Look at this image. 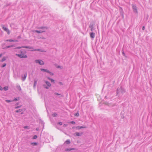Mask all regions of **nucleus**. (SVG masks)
Here are the masks:
<instances>
[{"instance_id": "nucleus-18", "label": "nucleus", "mask_w": 152, "mask_h": 152, "mask_svg": "<svg viewBox=\"0 0 152 152\" xmlns=\"http://www.w3.org/2000/svg\"><path fill=\"white\" fill-rule=\"evenodd\" d=\"M25 110H24V109H19L18 110H16L15 112L16 113L20 112Z\"/></svg>"}, {"instance_id": "nucleus-7", "label": "nucleus", "mask_w": 152, "mask_h": 152, "mask_svg": "<svg viewBox=\"0 0 152 152\" xmlns=\"http://www.w3.org/2000/svg\"><path fill=\"white\" fill-rule=\"evenodd\" d=\"M83 134V133L82 132H80V133L76 132L75 133L74 135H76L77 136H80L82 135Z\"/></svg>"}, {"instance_id": "nucleus-14", "label": "nucleus", "mask_w": 152, "mask_h": 152, "mask_svg": "<svg viewBox=\"0 0 152 152\" xmlns=\"http://www.w3.org/2000/svg\"><path fill=\"white\" fill-rule=\"evenodd\" d=\"M37 80L36 79H35L34 80V84L33 87L34 88H35L36 86L37 83Z\"/></svg>"}, {"instance_id": "nucleus-46", "label": "nucleus", "mask_w": 152, "mask_h": 152, "mask_svg": "<svg viewBox=\"0 0 152 152\" xmlns=\"http://www.w3.org/2000/svg\"><path fill=\"white\" fill-rule=\"evenodd\" d=\"M28 127V126H25L24 127V128H25V129H27Z\"/></svg>"}, {"instance_id": "nucleus-9", "label": "nucleus", "mask_w": 152, "mask_h": 152, "mask_svg": "<svg viewBox=\"0 0 152 152\" xmlns=\"http://www.w3.org/2000/svg\"><path fill=\"white\" fill-rule=\"evenodd\" d=\"M38 29H47L48 28L46 26H40L38 27Z\"/></svg>"}, {"instance_id": "nucleus-51", "label": "nucleus", "mask_w": 152, "mask_h": 152, "mask_svg": "<svg viewBox=\"0 0 152 152\" xmlns=\"http://www.w3.org/2000/svg\"><path fill=\"white\" fill-rule=\"evenodd\" d=\"M67 126V124H65L64 125V126Z\"/></svg>"}, {"instance_id": "nucleus-5", "label": "nucleus", "mask_w": 152, "mask_h": 152, "mask_svg": "<svg viewBox=\"0 0 152 152\" xmlns=\"http://www.w3.org/2000/svg\"><path fill=\"white\" fill-rule=\"evenodd\" d=\"M29 48V49H31V48H33L32 47H30V46H22V47H16L15 48L16 49H20V48Z\"/></svg>"}, {"instance_id": "nucleus-26", "label": "nucleus", "mask_w": 152, "mask_h": 152, "mask_svg": "<svg viewBox=\"0 0 152 152\" xmlns=\"http://www.w3.org/2000/svg\"><path fill=\"white\" fill-rule=\"evenodd\" d=\"M13 45H9V46H6L5 48H11V47H13Z\"/></svg>"}, {"instance_id": "nucleus-28", "label": "nucleus", "mask_w": 152, "mask_h": 152, "mask_svg": "<svg viewBox=\"0 0 152 152\" xmlns=\"http://www.w3.org/2000/svg\"><path fill=\"white\" fill-rule=\"evenodd\" d=\"M52 116L53 117H56L57 116V114L56 113H54L52 114Z\"/></svg>"}, {"instance_id": "nucleus-22", "label": "nucleus", "mask_w": 152, "mask_h": 152, "mask_svg": "<svg viewBox=\"0 0 152 152\" xmlns=\"http://www.w3.org/2000/svg\"><path fill=\"white\" fill-rule=\"evenodd\" d=\"M65 143H66V144H69L70 143V140H67L65 141Z\"/></svg>"}, {"instance_id": "nucleus-19", "label": "nucleus", "mask_w": 152, "mask_h": 152, "mask_svg": "<svg viewBox=\"0 0 152 152\" xmlns=\"http://www.w3.org/2000/svg\"><path fill=\"white\" fill-rule=\"evenodd\" d=\"M54 94L58 96H59V97H63V96L62 95H61L57 92H55L54 93Z\"/></svg>"}, {"instance_id": "nucleus-50", "label": "nucleus", "mask_w": 152, "mask_h": 152, "mask_svg": "<svg viewBox=\"0 0 152 152\" xmlns=\"http://www.w3.org/2000/svg\"><path fill=\"white\" fill-rule=\"evenodd\" d=\"M3 54L2 53H1L0 54V58L2 56Z\"/></svg>"}, {"instance_id": "nucleus-52", "label": "nucleus", "mask_w": 152, "mask_h": 152, "mask_svg": "<svg viewBox=\"0 0 152 152\" xmlns=\"http://www.w3.org/2000/svg\"><path fill=\"white\" fill-rule=\"evenodd\" d=\"M18 41L17 40H14V42H17Z\"/></svg>"}, {"instance_id": "nucleus-38", "label": "nucleus", "mask_w": 152, "mask_h": 152, "mask_svg": "<svg viewBox=\"0 0 152 152\" xmlns=\"http://www.w3.org/2000/svg\"><path fill=\"white\" fill-rule=\"evenodd\" d=\"M6 64L5 63L3 65L1 66L2 67H4L6 66Z\"/></svg>"}, {"instance_id": "nucleus-55", "label": "nucleus", "mask_w": 152, "mask_h": 152, "mask_svg": "<svg viewBox=\"0 0 152 152\" xmlns=\"http://www.w3.org/2000/svg\"><path fill=\"white\" fill-rule=\"evenodd\" d=\"M36 130H39V128H37Z\"/></svg>"}, {"instance_id": "nucleus-49", "label": "nucleus", "mask_w": 152, "mask_h": 152, "mask_svg": "<svg viewBox=\"0 0 152 152\" xmlns=\"http://www.w3.org/2000/svg\"><path fill=\"white\" fill-rule=\"evenodd\" d=\"M47 78H48V80H51V78H50V77H47Z\"/></svg>"}, {"instance_id": "nucleus-29", "label": "nucleus", "mask_w": 152, "mask_h": 152, "mask_svg": "<svg viewBox=\"0 0 152 152\" xmlns=\"http://www.w3.org/2000/svg\"><path fill=\"white\" fill-rule=\"evenodd\" d=\"M32 145H37V142H32L31 143Z\"/></svg>"}, {"instance_id": "nucleus-30", "label": "nucleus", "mask_w": 152, "mask_h": 152, "mask_svg": "<svg viewBox=\"0 0 152 152\" xmlns=\"http://www.w3.org/2000/svg\"><path fill=\"white\" fill-rule=\"evenodd\" d=\"M48 73H49L50 75L51 76H53V73L52 72H50V71H49V72H48Z\"/></svg>"}, {"instance_id": "nucleus-12", "label": "nucleus", "mask_w": 152, "mask_h": 152, "mask_svg": "<svg viewBox=\"0 0 152 152\" xmlns=\"http://www.w3.org/2000/svg\"><path fill=\"white\" fill-rule=\"evenodd\" d=\"M95 33L93 32L91 33L90 34V36L91 38L93 39L95 37Z\"/></svg>"}, {"instance_id": "nucleus-33", "label": "nucleus", "mask_w": 152, "mask_h": 152, "mask_svg": "<svg viewBox=\"0 0 152 152\" xmlns=\"http://www.w3.org/2000/svg\"><path fill=\"white\" fill-rule=\"evenodd\" d=\"M21 105L17 106L16 107H15V109H18L20 107H21Z\"/></svg>"}, {"instance_id": "nucleus-24", "label": "nucleus", "mask_w": 152, "mask_h": 152, "mask_svg": "<svg viewBox=\"0 0 152 152\" xmlns=\"http://www.w3.org/2000/svg\"><path fill=\"white\" fill-rule=\"evenodd\" d=\"M3 89L5 91H7L8 89V87L7 86H6L3 88Z\"/></svg>"}, {"instance_id": "nucleus-27", "label": "nucleus", "mask_w": 152, "mask_h": 152, "mask_svg": "<svg viewBox=\"0 0 152 152\" xmlns=\"http://www.w3.org/2000/svg\"><path fill=\"white\" fill-rule=\"evenodd\" d=\"M6 41H9V42H14V40H12V39H7V40H6Z\"/></svg>"}, {"instance_id": "nucleus-1", "label": "nucleus", "mask_w": 152, "mask_h": 152, "mask_svg": "<svg viewBox=\"0 0 152 152\" xmlns=\"http://www.w3.org/2000/svg\"><path fill=\"white\" fill-rule=\"evenodd\" d=\"M125 92V90L121 86L117 88V94L118 95L120 93L123 94Z\"/></svg>"}, {"instance_id": "nucleus-41", "label": "nucleus", "mask_w": 152, "mask_h": 152, "mask_svg": "<svg viewBox=\"0 0 152 152\" xmlns=\"http://www.w3.org/2000/svg\"><path fill=\"white\" fill-rule=\"evenodd\" d=\"M121 15L122 16V18H123L124 17L123 13V12H121Z\"/></svg>"}, {"instance_id": "nucleus-25", "label": "nucleus", "mask_w": 152, "mask_h": 152, "mask_svg": "<svg viewBox=\"0 0 152 152\" xmlns=\"http://www.w3.org/2000/svg\"><path fill=\"white\" fill-rule=\"evenodd\" d=\"M19 100V98L18 97H17V98H15V99H14L13 100V101H18Z\"/></svg>"}, {"instance_id": "nucleus-39", "label": "nucleus", "mask_w": 152, "mask_h": 152, "mask_svg": "<svg viewBox=\"0 0 152 152\" xmlns=\"http://www.w3.org/2000/svg\"><path fill=\"white\" fill-rule=\"evenodd\" d=\"M58 124L59 125H62V123L61 122H59L58 123Z\"/></svg>"}, {"instance_id": "nucleus-17", "label": "nucleus", "mask_w": 152, "mask_h": 152, "mask_svg": "<svg viewBox=\"0 0 152 152\" xmlns=\"http://www.w3.org/2000/svg\"><path fill=\"white\" fill-rule=\"evenodd\" d=\"M75 149L74 148H66L65 149V151H70L71 150H74Z\"/></svg>"}, {"instance_id": "nucleus-45", "label": "nucleus", "mask_w": 152, "mask_h": 152, "mask_svg": "<svg viewBox=\"0 0 152 152\" xmlns=\"http://www.w3.org/2000/svg\"><path fill=\"white\" fill-rule=\"evenodd\" d=\"M40 39H45V38L44 37H40V38H39Z\"/></svg>"}, {"instance_id": "nucleus-23", "label": "nucleus", "mask_w": 152, "mask_h": 152, "mask_svg": "<svg viewBox=\"0 0 152 152\" xmlns=\"http://www.w3.org/2000/svg\"><path fill=\"white\" fill-rule=\"evenodd\" d=\"M43 86L46 89H48L49 87L47 86H46L44 84L43 85Z\"/></svg>"}, {"instance_id": "nucleus-16", "label": "nucleus", "mask_w": 152, "mask_h": 152, "mask_svg": "<svg viewBox=\"0 0 152 152\" xmlns=\"http://www.w3.org/2000/svg\"><path fill=\"white\" fill-rule=\"evenodd\" d=\"M27 77V74H24L23 77H22V80L23 81L25 80Z\"/></svg>"}, {"instance_id": "nucleus-56", "label": "nucleus", "mask_w": 152, "mask_h": 152, "mask_svg": "<svg viewBox=\"0 0 152 152\" xmlns=\"http://www.w3.org/2000/svg\"><path fill=\"white\" fill-rule=\"evenodd\" d=\"M80 129L82 128V126H80Z\"/></svg>"}, {"instance_id": "nucleus-54", "label": "nucleus", "mask_w": 152, "mask_h": 152, "mask_svg": "<svg viewBox=\"0 0 152 152\" xmlns=\"http://www.w3.org/2000/svg\"><path fill=\"white\" fill-rule=\"evenodd\" d=\"M19 104V103H16V105H18Z\"/></svg>"}, {"instance_id": "nucleus-40", "label": "nucleus", "mask_w": 152, "mask_h": 152, "mask_svg": "<svg viewBox=\"0 0 152 152\" xmlns=\"http://www.w3.org/2000/svg\"><path fill=\"white\" fill-rule=\"evenodd\" d=\"M76 129H80V126H77L76 127Z\"/></svg>"}, {"instance_id": "nucleus-31", "label": "nucleus", "mask_w": 152, "mask_h": 152, "mask_svg": "<svg viewBox=\"0 0 152 152\" xmlns=\"http://www.w3.org/2000/svg\"><path fill=\"white\" fill-rule=\"evenodd\" d=\"M74 115L76 116H79V113L77 112L76 113H75Z\"/></svg>"}, {"instance_id": "nucleus-42", "label": "nucleus", "mask_w": 152, "mask_h": 152, "mask_svg": "<svg viewBox=\"0 0 152 152\" xmlns=\"http://www.w3.org/2000/svg\"><path fill=\"white\" fill-rule=\"evenodd\" d=\"M58 84H59L60 85H63V83L61 82H59L58 83Z\"/></svg>"}, {"instance_id": "nucleus-2", "label": "nucleus", "mask_w": 152, "mask_h": 152, "mask_svg": "<svg viewBox=\"0 0 152 152\" xmlns=\"http://www.w3.org/2000/svg\"><path fill=\"white\" fill-rule=\"evenodd\" d=\"M35 62L37 63H38L40 65H44V62L41 60H35Z\"/></svg>"}, {"instance_id": "nucleus-44", "label": "nucleus", "mask_w": 152, "mask_h": 152, "mask_svg": "<svg viewBox=\"0 0 152 152\" xmlns=\"http://www.w3.org/2000/svg\"><path fill=\"white\" fill-rule=\"evenodd\" d=\"M51 82H54V80L53 79H51L50 80Z\"/></svg>"}, {"instance_id": "nucleus-21", "label": "nucleus", "mask_w": 152, "mask_h": 152, "mask_svg": "<svg viewBox=\"0 0 152 152\" xmlns=\"http://www.w3.org/2000/svg\"><path fill=\"white\" fill-rule=\"evenodd\" d=\"M6 60V57H3L1 60V62H3L5 61Z\"/></svg>"}, {"instance_id": "nucleus-53", "label": "nucleus", "mask_w": 152, "mask_h": 152, "mask_svg": "<svg viewBox=\"0 0 152 152\" xmlns=\"http://www.w3.org/2000/svg\"><path fill=\"white\" fill-rule=\"evenodd\" d=\"M60 67H60V66H57V68H60Z\"/></svg>"}, {"instance_id": "nucleus-11", "label": "nucleus", "mask_w": 152, "mask_h": 152, "mask_svg": "<svg viewBox=\"0 0 152 152\" xmlns=\"http://www.w3.org/2000/svg\"><path fill=\"white\" fill-rule=\"evenodd\" d=\"M89 27L91 28V31H92L94 30V28L93 27V24H90V25H89Z\"/></svg>"}, {"instance_id": "nucleus-32", "label": "nucleus", "mask_w": 152, "mask_h": 152, "mask_svg": "<svg viewBox=\"0 0 152 152\" xmlns=\"http://www.w3.org/2000/svg\"><path fill=\"white\" fill-rule=\"evenodd\" d=\"M122 54H123V55L124 56H125V57H126V56L125 54V53H124V51H123V50H122Z\"/></svg>"}, {"instance_id": "nucleus-47", "label": "nucleus", "mask_w": 152, "mask_h": 152, "mask_svg": "<svg viewBox=\"0 0 152 152\" xmlns=\"http://www.w3.org/2000/svg\"><path fill=\"white\" fill-rule=\"evenodd\" d=\"M82 126V128H86V126Z\"/></svg>"}, {"instance_id": "nucleus-20", "label": "nucleus", "mask_w": 152, "mask_h": 152, "mask_svg": "<svg viewBox=\"0 0 152 152\" xmlns=\"http://www.w3.org/2000/svg\"><path fill=\"white\" fill-rule=\"evenodd\" d=\"M17 88L18 90L20 91H21V88L20 86L19 85H17Z\"/></svg>"}, {"instance_id": "nucleus-8", "label": "nucleus", "mask_w": 152, "mask_h": 152, "mask_svg": "<svg viewBox=\"0 0 152 152\" xmlns=\"http://www.w3.org/2000/svg\"><path fill=\"white\" fill-rule=\"evenodd\" d=\"M132 8L133 9L134 12H136V13H137V12L136 6L135 5H133V6H132Z\"/></svg>"}, {"instance_id": "nucleus-10", "label": "nucleus", "mask_w": 152, "mask_h": 152, "mask_svg": "<svg viewBox=\"0 0 152 152\" xmlns=\"http://www.w3.org/2000/svg\"><path fill=\"white\" fill-rule=\"evenodd\" d=\"M34 32H37L38 33H41L45 32V31H38V30H34L33 31Z\"/></svg>"}, {"instance_id": "nucleus-15", "label": "nucleus", "mask_w": 152, "mask_h": 152, "mask_svg": "<svg viewBox=\"0 0 152 152\" xmlns=\"http://www.w3.org/2000/svg\"><path fill=\"white\" fill-rule=\"evenodd\" d=\"M41 71H42L45 72H46L47 73L49 72V70H48L47 69H41Z\"/></svg>"}, {"instance_id": "nucleus-57", "label": "nucleus", "mask_w": 152, "mask_h": 152, "mask_svg": "<svg viewBox=\"0 0 152 152\" xmlns=\"http://www.w3.org/2000/svg\"><path fill=\"white\" fill-rule=\"evenodd\" d=\"M21 114H23V112H21Z\"/></svg>"}, {"instance_id": "nucleus-58", "label": "nucleus", "mask_w": 152, "mask_h": 152, "mask_svg": "<svg viewBox=\"0 0 152 152\" xmlns=\"http://www.w3.org/2000/svg\"><path fill=\"white\" fill-rule=\"evenodd\" d=\"M18 37L19 38H20V36H18Z\"/></svg>"}, {"instance_id": "nucleus-35", "label": "nucleus", "mask_w": 152, "mask_h": 152, "mask_svg": "<svg viewBox=\"0 0 152 152\" xmlns=\"http://www.w3.org/2000/svg\"><path fill=\"white\" fill-rule=\"evenodd\" d=\"M6 101L7 102H12V101L11 100H6Z\"/></svg>"}, {"instance_id": "nucleus-13", "label": "nucleus", "mask_w": 152, "mask_h": 152, "mask_svg": "<svg viewBox=\"0 0 152 152\" xmlns=\"http://www.w3.org/2000/svg\"><path fill=\"white\" fill-rule=\"evenodd\" d=\"M45 82L47 85V86L48 87H50L51 86V85L49 82L47 81H45Z\"/></svg>"}, {"instance_id": "nucleus-34", "label": "nucleus", "mask_w": 152, "mask_h": 152, "mask_svg": "<svg viewBox=\"0 0 152 152\" xmlns=\"http://www.w3.org/2000/svg\"><path fill=\"white\" fill-rule=\"evenodd\" d=\"M37 136L34 135L33 137V139H37Z\"/></svg>"}, {"instance_id": "nucleus-3", "label": "nucleus", "mask_w": 152, "mask_h": 152, "mask_svg": "<svg viewBox=\"0 0 152 152\" xmlns=\"http://www.w3.org/2000/svg\"><path fill=\"white\" fill-rule=\"evenodd\" d=\"M16 55L20 58H27V56L25 54H16Z\"/></svg>"}, {"instance_id": "nucleus-4", "label": "nucleus", "mask_w": 152, "mask_h": 152, "mask_svg": "<svg viewBox=\"0 0 152 152\" xmlns=\"http://www.w3.org/2000/svg\"><path fill=\"white\" fill-rule=\"evenodd\" d=\"M2 29L5 31H6L7 32V34H10V31L6 27H5L4 26H2Z\"/></svg>"}, {"instance_id": "nucleus-48", "label": "nucleus", "mask_w": 152, "mask_h": 152, "mask_svg": "<svg viewBox=\"0 0 152 152\" xmlns=\"http://www.w3.org/2000/svg\"><path fill=\"white\" fill-rule=\"evenodd\" d=\"M145 26H143L142 27V30H144V29H145Z\"/></svg>"}, {"instance_id": "nucleus-6", "label": "nucleus", "mask_w": 152, "mask_h": 152, "mask_svg": "<svg viewBox=\"0 0 152 152\" xmlns=\"http://www.w3.org/2000/svg\"><path fill=\"white\" fill-rule=\"evenodd\" d=\"M31 51H40L41 52H46V51L44 50H42L40 49H34L31 50Z\"/></svg>"}, {"instance_id": "nucleus-37", "label": "nucleus", "mask_w": 152, "mask_h": 152, "mask_svg": "<svg viewBox=\"0 0 152 152\" xmlns=\"http://www.w3.org/2000/svg\"><path fill=\"white\" fill-rule=\"evenodd\" d=\"M70 123L72 124H75V122L74 121H72L70 122Z\"/></svg>"}, {"instance_id": "nucleus-36", "label": "nucleus", "mask_w": 152, "mask_h": 152, "mask_svg": "<svg viewBox=\"0 0 152 152\" xmlns=\"http://www.w3.org/2000/svg\"><path fill=\"white\" fill-rule=\"evenodd\" d=\"M104 103L106 105H109V103L107 102H105Z\"/></svg>"}, {"instance_id": "nucleus-43", "label": "nucleus", "mask_w": 152, "mask_h": 152, "mask_svg": "<svg viewBox=\"0 0 152 152\" xmlns=\"http://www.w3.org/2000/svg\"><path fill=\"white\" fill-rule=\"evenodd\" d=\"M3 89V88H2L1 86H0V90L2 91Z\"/></svg>"}]
</instances>
